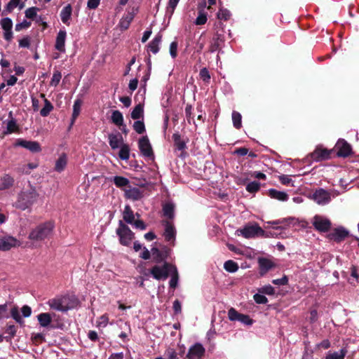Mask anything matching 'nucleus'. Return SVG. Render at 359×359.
Listing matches in <instances>:
<instances>
[{
  "label": "nucleus",
  "instance_id": "obj_1",
  "mask_svg": "<svg viewBox=\"0 0 359 359\" xmlns=\"http://www.w3.org/2000/svg\"><path fill=\"white\" fill-rule=\"evenodd\" d=\"M54 226L53 222L50 221L42 223L30 231L28 238L33 241H43L52 234Z\"/></svg>",
  "mask_w": 359,
  "mask_h": 359
},
{
  "label": "nucleus",
  "instance_id": "obj_2",
  "mask_svg": "<svg viewBox=\"0 0 359 359\" xmlns=\"http://www.w3.org/2000/svg\"><path fill=\"white\" fill-rule=\"evenodd\" d=\"M37 198L38 194L35 189H31L27 191H21L15 202V206L18 208L25 210L31 206L36 201Z\"/></svg>",
  "mask_w": 359,
  "mask_h": 359
},
{
  "label": "nucleus",
  "instance_id": "obj_3",
  "mask_svg": "<svg viewBox=\"0 0 359 359\" xmlns=\"http://www.w3.org/2000/svg\"><path fill=\"white\" fill-rule=\"evenodd\" d=\"M116 233L119 236L120 243L123 245H128L134 238V233L123 221L118 222Z\"/></svg>",
  "mask_w": 359,
  "mask_h": 359
},
{
  "label": "nucleus",
  "instance_id": "obj_4",
  "mask_svg": "<svg viewBox=\"0 0 359 359\" xmlns=\"http://www.w3.org/2000/svg\"><path fill=\"white\" fill-rule=\"evenodd\" d=\"M173 267L171 264L165 262L162 266L155 265L150 270V273L156 280H165L172 272Z\"/></svg>",
  "mask_w": 359,
  "mask_h": 359
},
{
  "label": "nucleus",
  "instance_id": "obj_5",
  "mask_svg": "<svg viewBox=\"0 0 359 359\" xmlns=\"http://www.w3.org/2000/svg\"><path fill=\"white\" fill-rule=\"evenodd\" d=\"M70 299L67 296L50 299L48 302L49 306L54 310L59 311H67L73 307L69 304Z\"/></svg>",
  "mask_w": 359,
  "mask_h": 359
},
{
  "label": "nucleus",
  "instance_id": "obj_6",
  "mask_svg": "<svg viewBox=\"0 0 359 359\" xmlns=\"http://www.w3.org/2000/svg\"><path fill=\"white\" fill-rule=\"evenodd\" d=\"M310 198L320 205H325L330 202L331 193L329 191L320 188L313 191L310 196Z\"/></svg>",
  "mask_w": 359,
  "mask_h": 359
},
{
  "label": "nucleus",
  "instance_id": "obj_7",
  "mask_svg": "<svg viewBox=\"0 0 359 359\" xmlns=\"http://www.w3.org/2000/svg\"><path fill=\"white\" fill-rule=\"evenodd\" d=\"M138 147L142 156L149 159L154 158V155L153 149L147 136H144L140 139Z\"/></svg>",
  "mask_w": 359,
  "mask_h": 359
},
{
  "label": "nucleus",
  "instance_id": "obj_8",
  "mask_svg": "<svg viewBox=\"0 0 359 359\" xmlns=\"http://www.w3.org/2000/svg\"><path fill=\"white\" fill-rule=\"evenodd\" d=\"M14 147H21L33 153L40 152L41 147L40 144L36 141H29L24 139H17L14 143Z\"/></svg>",
  "mask_w": 359,
  "mask_h": 359
},
{
  "label": "nucleus",
  "instance_id": "obj_9",
  "mask_svg": "<svg viewBox=\"0 0 359 359\" xmlns=\"http://www.w3.org/2000/svg\"><path fill=\"white\" fill-rule=\"evenodd\" d=\"M241 235L246 238H254L255 236L262 235L264 230L257 224L246 226L243 229L237 230Z\"/></svg>",
  "mask_w": 359,
  "mask_h": 359
},
{
  "label": "nucleus",
  "instance_id": "obj_10",
  "mask_svg": "<svg viewBox=\"0 0 359 359\" xmlns=\"http://www.w3.org/2000/svg\"><path fill=\"white\" fill-rule=\"evenodd\" d=\"M229 319L231 321H239L245 325H250L252 320L248 315L239 313L235 309L231 308L228 311Z\"/></svg>",
  "mask_w": 359,
  "mask_h": 359
},
{
  "label": "nucleus",
  "instance_id": "obj_11",
  "mask_svg": "<svg viewBox=\"0 0 359 359\" xmlns=\"http://www.w3.org/2000/svg\"><path fill=\"white\" fill-rule=\"evenodd\" d=\"M224 32V31L220 32L219 29L215 32L209 46V51L210 53H214L220 48L222 44L225 41Z\"/></svg>",
  "mask_w": 359,
  "mask_h": 359
},
{
  "label": "nucleus",
  "instance_id": "obj_12",
  "mask_svg": "<svg viewBox=\"0 0 359 359\" xmlns=\"http://www.w3.org/2000/svg\"><path fill=\"white\" fill-rule=\"evenodd\" d=\"M124 197L126 199L135 201L141 200L144 196V192L138 187H131L123 189Z\"/></svg>",
  "mask_w": 359,
  "mask_h": 359
},
{
  "label": "nucleus",
  "instance_id": "obj_13",
  "mask_svg": "<svg viewBox=\"0 0 359 359\" xmlns=\"http://www.w3.org/2000/svg\"><path fill=\"white\" fill-rule=\"evenodd\" d=\"M0 25L4 31V39L8 42L11 41L13 38L12 20L8 17L4 18L0 20Z\"/></svg>",
  "mask_w": 359,
  "mask_h": 359
},
{
  "label": "nucleus",
  "instance_id": "obj_14",
  "mask_svg": "<svg viewBox=\"0 0 359 359\" xmlns=\"http://www.w3.org/2000/svg\"><path fill=\"white\" fill-rule=\"evenodd\" d=\"M20 245V242L13 236H7L0 238V250L1 251L9 250Z\"/></svg>",
  "mask_w": 359,
  "mask_h": 359
},
{
  "label": "nucleus",
  "instance_id": "obj_15",
  "mask_svg": "<svg viewBox=\"0 0 359 359\" xmlns=\"http://www.w3.org/2000/svg\"><path fill=\"white\" fill-rule=\"evenodd\" d=\"M165 230L163 232V236L167 242H169L170 245H174L176 237V229L173 224L170 222L165 221L163 222Z\"/></svg>",
  "mask_w": 359,
  "mask_h": 359
},
{
  "label": "nucleus",
  "instance_id": "obj_16",
  "mask_svg": "<svg viewBox=\"0 0 359 359\" xmlns=\"http://www.w3.org/2000/svg\"><path fill=\"white\" fill-rule=\"evenodd\" d=\"M313 225L317 230L322 232H326L330 229L331 222L326 218L316 215L313 219Z\"/></svg>",
  "mask_w": 359,
  "mask_h": 359
},
{
  "label": "nucleus",
  "instance_id": "obj_17",
  "mask_svg": "<svg viewBox=\"0 0 359 359\" xmlns=\"http://www.w3.org/2000/svg\"><path fill=\"white\" fill-rule=\"evenodd\" d=\"M204 353L205 348L203 345L196 343L189 348L187 357L189 359H201Z\"/></svg>",
  "mask_w": 359,
  "mask_h": 359
},
{
  "label": "nucleus",
  "instance_id": "obj_18",
  "mask_svg": "<svg viewBox=\"0 0 359 359\" xmlns=\"http://www.w3.org/2000/svg\"><path fill=\"white\" fill-rule=\"evenodd\" d=\"M337 149V156L341 157H347L351 153V147L345 140H339L336 144Z\"/></svg>",
  "mask_w": 359,
  "mask_h": 359
},
{
  "label": "nucleus",
  "instance_id": "obj_19",
  "mask_svg": "<svg viewBox=\"0 0 359 359\" xmlns=\"http://www.w3.org/2000/svg\"><path fill=\"white\" fill-rule=\"evenodd\" d=\"M109 144L112 149H116L122 146L123 143V139L120 133H110L108 135Z\"/></svg>",
  "mask_w": 359,
  "mask_h": 359
},
{
  "label": "nucleus",
  "instance_id": "obj_20",
  "mask_svg": "<svg viewBox=\"0 0 359 359\" xmlns=\"http://www.w3.org/2000/svg\"><path fill=\"white\" fill-rule=\"evenodd\" d=\"M260 274L262 276L267 273L270 269L275 266L273 262L267 258L261 257L258 259Z\"/></svg>",
  "mask_w": 359,
  "mask_h": 359
},
{
  "label": "nucleus",
  "instance_id": "obj_21",
  "mask_svg": "<svg viewBox=\"0 0 359 359\" xmlns=\"http://www.w3.org/2000/svg\"><path fill=\"white\" fill-rule=\"evenodd\" d=\"M348 235V232L344 228L335 229L329 234V238L336 242H341Z\"/></svg>",
  "mask_w": 359,
  "mask_h": 359
},
{
  "label": "nucleus",
  "instance_id": "obj_22",
  "mask_svg": "<svg viewBox=\"0 0 359 359\" xmlns=\"http://www.w3.org/2000/svg\"><path fill=\"white\" fill-rule=\"evenodd\" d=\"M135 14L133 12H129L126 15H124L119 22V27L121 30H126L130 27V25L134 19Z\"/></svg>",
  "mask_w": 359,
  "mask_h": 359
},
{
  "label": "nucleus",
  "instance_id": "obj_23",
  "mask_svg": "<svg viewBox=\"0 0 359 359\" xmlns=\"http://www.w3.org/2000/svg\"><path fill=\"white\" fill-rule=\"evenodd\" d=\"M66 34L65 31L60 30L57 35L55 48L60 52L65 51Z\"/></svg>",
  "mask_w": 359,
  "mask_h": 359
},
{
  "label": "nucleus",
  "instance_id": "obj_24",
  "mask_svg": "<svg viewBox=\"0 0 359 359\" xmlns=\"http://www.w3.org/2000/svg\"><path fill=\"white\" fill-rule=\"evenodd\" d=\"M112 182L117 188H119L123 191V189L128 188L130 186V181L128 179L122 176H114L112 179Z\"/></svg>",
  "mask_w": 359,
  "mask_h": 359
},
{
  "label": "nucleus",
  "instance_id": "obj_25",
  "mask_svg": "<svg viewBox=\"0 0 359 359\" xmlns=\"http://www.w3.org/2000/svg\"><path fill=\"white\" fill-rule=\"evenodd\" d=\"M9 117L11 119L8 121L6 123V130L4 132V135L11 134L15 132H17L19 129V127L16 123L15 118L12 116V112L9 113Z\"/></svg>",
  "mask_w": 359,
  "mask_h": 359
},
{
  "label": "nucleus",
  "instance_id": "obj_26",
  "mask_svg": "<svg viewBox=\"0 0 359 359\" xmlns=\"http://www.w3.org/2000/svg\"><path fill=\"white\" fill-rule=\"evenodd\" d=\"M72 13V8L70 4L67 5L65 6L62 10L60 12V18L63 23L69 25V20L71 19Z\"/></svg>",
  "mask_w": 359,
  "mask_h": 359
},
{
  "label": "nucleus",
  "instance_id": "obj_27",
  "mask_svg": "<svg viewBox=\"0 0 359 359\" xmlns=\"http://www.w3.org/2000/svg\"><path fill=\"white\" fill-rule=\"evenodd\" d=\"M81 105H82V100L81 99L78 98L74 101V103L73 105V113H72V116L71 123H70L69 128H71L74 125L76 118L79 115L80 111H81Z\"/></svg>",
  "mask_w": 359,
  "mask_h": 359
},
{
  "label": "nucleus",
  "instance_id": "obj_28",
  "mask_svg": "<svg viewBox=\"0 0 359 359\" xmlns=\"http://www.w3.org/2000/svg\"><path fill=\"white\" fill-rule=\"evenodd\" d=\"M162 40V35L158 33L148 44V48L154 54L157 53L159 50V44Z\"/></svg>",
  "mask_w": 359,
  "mask_h": 359
},
{
  "label": "nucleus",
  "instance_id": "obj_29",
  "mask_svg": "<svg viewBox=\"0 0 359 359\" xmlns=\"http://www.w3.org/2000/svg\"><path fill=\"white\" fill-rule=\"evenodd\" d=\"M123 218L126 223L130 224H133L135 221V215L130 206L128 205L124 207Z\"/></svg>",
  "mask_w": 359,
  "mask_h": 359
},
{
  "label": "nucleus",
  "instance_id": "obj_30",
  "mask_svg": "<svg viewBox=\"0 0 359 359\" xmlns=\"http://www.w3.org/2000/svg\"><path fill=\"white\" fill-rule=\"evenodd\" d=\"M269 194L271 198L279 201H285L288 199V195L284 191H280L274 189H271L269 191Z\"/></svg>",
  "mask_w": 359,
  "mask_h": 359
},
{
  "label": "nucleus",
  "instance_id": "obj_31",
  "mask_svg": "<svg viewBox=\"0 0 359 359\" xmlns=\"http://www.w3.org/2000/svg\"><path fill=\"white\" fill-rule=\"evenodd\" d=\"M21 0H10L1 12L2 16H6L12 13L15 8L18 7Z\"/></svg>",
  "mask_w": 359,
  "mask_h": 359
},
{
  "label": "nucleus",
  "instance_id": "obj_32",
  "mask_svg": "<svg viewBox=\"0 0 359 359\" xmlns=\"http://www.w3.org/2000/svg\"><path fill=\"white\" fill-rule=\"evenodd\" d=\"M329 156L330 153L326 149H316L312 154V158L316 161L327 159Z\"/></svg>",
  "mask_w": 359,
  "mask_h": 359
},
{
  "label": "nucleus",
  "instance_id": "obj_33",
  "mask_svg": "<svg viewBox=\"0 0 359 359\" xmlns=\"http://www.w3.org/2000/svg\"><path fill=\"white\" fill-rule=\"evenodd\" d=\"M14 180L8 175L3 176L0 181V190H4L10 188L13 186Z\"/></svg>",
  "mask_w": 359,
  "mask_h": 359
},
{
  "label": "nucleus",
  "instance_id": "obj_34",
  "mask_svg": "<svg viewBox=\"0 0 359 359\" xmlns=\"http://www.w3.org/2000/svg\"><path fill=\"white\" fill-rule=\"evenodd\" d=\"M67 158L66 154H62L59 158L56 161L55 165V170L57 172H62L64 170L67 165Z\"/></svg>",
  "mask_w": 359,
  "mask_h": 359
},
{
  "label": "nucleus",
  "instance_id": "obj_35",
  "mask_svg": "<svg viewBox=\"0 0 359 359\" xmlns=\"http://www.w3.org/2000/svg\"><path fill=\"white\" fill-rule=\"evenodd\" d=\"M39 324L41 327H48L51 323L52 318L48 313H42L37 316Z\"/></svg>",
  "mask_w": 359,
  "mask_h": 359
},
{
  "label": "nucleus",
  "instance_id": "obj_36",
  "mask_svg": "<svg viewBox=\"0 0 359 359\" xmlns=\"http://www.w3.org/2000/svg\"><path fill=\"white\" fill-rule=\"evenodd\" d=\"M118 157L123 161H128L130 157V147L127 144H123L120 147Z\"/></svg>",
  "mask_w": 359,
  "mask_h": 359
},
{
  "label": "nucleus",
  "instance_id": "obj_37",
  "mask_svg": "<svg viewBox=\"0 0 359 359\" xmlns=\"http://www.w3.org/2000/svg\"><path fill=\"white\" fill-rule=\"evenodd\" d=\"M111 121L118 126H123V116L122 114L118 110L114 111L111 115Z\"/></svg>",
  "mask_w": 359,
  "mask_h": 359
},
{
  "label": "nucleus",
  "instance_id": "obj_38",
  "mask_svg": "<svg viewBox=\"0 0 359 359\" xmlns=\"http://www.w3.org/2000/svg\"><path fill=\"white\" fill-rule=\"evenodd\" d=\"M172 139L175 143V146L178 150H184L186 148V144L184 141L181 139L180 135L178 133H174L172 135Z\"/></svg>",
  "mask_w": 359,
  "mask_h": 359
},
{
  "label": "nucleus",
  "instance_id": "obj_39",
  "mask_svg": "<svg viewBox=\"0 0 359 359\" xmlns=\"http://www.w3.org/2000/svg\"><path fill=\"white\" fill-rule=\"evenodd\" d=\"M224 269L230 273H234L238 270V265L236 262L232 260H228L224 264Z\"/></svg>",
  "mask_w": 359,
  "mask_h": 359
},
{
  "label": "nucleus",
  "instance_id": "obj_40",
  "mask_svg": "<svg viewBox=\"0 0 359 359\" xmlns=\"http://www.w3.org/2000/svg\"><path fill=\"white\" fill-rule=\"evenodd\" d=\"M346 353V350L341 349L339 352L327 354L325 359H344Z\"/></svg>",
  "mask_w": 359,
  "mask_h": 359
},
{
  "label": "nucleus",
  "instance_id": "obj_41",
  "mask_svg": "<svg viewBox=\"0 0 359 359\" xmlns=\"http://www.w3.org/2000/svg\"><path fill=\"white\" fill-rule=\"evenodd\" d=\"M241 115L239 112L233 111L232 112V121L233 126L236 129H239L241 127Z\"/></svg>",
  "mask_w": 359,
  "mask_h": 359
},
{
  "label": "nucleus",
  "instance_id": "obj_42",
  "mask_svg": "<svg viewBox=\"0 0 359 359\" xmlns=\"http://www.w3.org/2000/svg\"><path fill=\"white\" fill-rule=\"evenodd\" d=\"M143 115V107L139 104H137L131 112V118L133 119H139Z\"/></svg>",
  "mask_w": 359,
  "mask_h": 359
},
{
  "label": "nucleus",
  "instance_id": "obj_43",
  "mask_svg": "<svg viewBox=\"0 0 359 359\" xmlns=\"http://www.w3.org/2000/svg\"><path fill=\"white\" fill-rule=\"evenodd\" d=\"M163 214L170 219L174 217V205L171 203H167L163 206Z\"/></svg>",
  "mask_w": 359,
  "mask_h": 359
},
{
  "label": "nucleus",
  "instance_id": "obj_44",
  "mask_svg": "<svg viewBox=\"0 0 359 359\" xmlns=\"http://www.w3.org/2000/svg\"><path fill=\"white\" fill-rule=\"evenodd\" d=\"M217 15L219 20L227 21L230 18L231 13L226 8H219Z\"/></svg>",
  "mask_w": 359,
  "mask_h": 359
},
{
  "label": "nucleus",
  "instance_id": "obj_45",
  "mask_svg": "<svg viewBox=\"0 0 359 359\" xmlns=\"http://www.w3.org/2000/svg\"><path fill=\"white\" fill-rule=\"evenodd\" d=\"M45 101V105L44 107L41 109L40 114L42 116H47L50 112L53 109V107L52 104L46 99L44 100Z\"/></svg>",
  "mask_w": 359,
  "mask_h": 359
},
{
  "label": "nucleus",
  "instance_id": "obj_46",
  "mask_svg": "<svg viewBox=\"0 0 359 359\" xmlns=\"http://www.w3.org/2000/svg\"><path fill=\"white\" fill-rule=\"evenodd\" d=\"M260 183L254 181L248 183L246 186V190L250 193H255L259 190Z\"/></svg>",
  "mask_w": 359,
  "mask_h": 359
},
{
  "label": "nucleus",
  "instance_id": "obj_47",
  "mask_svg": "<svg viewBox=\"0 0 359 359\" xmlns=\"http://www.w3.org/2000/svg\"><path fill=\"white\" fill-rule=\"evenodd\" d=\"M171 273H172L173 274H172V276L170 280V282H169L170 287L172 288H175L177 287V283H178V274H177L176 267H175V266L173 267Z\"/></svg>",
  "mask_w": 359,
  "mask_h": 359
},
{
  "label": "nucleus",
  "instance_id": "obj_48",
  "mask_svg": "<svg viewBox=\"0 0 359 359\" xmlns=\"http://www.w3.org/2000/svg\"><path fill=\"white\" fill-rule=\"evenodd\" d=\"M11 317L18 323L22 325L24 323V320H22L18 308L14 307L11 311Z\"/></svg>",
  "mask_w": 359,
  "mask_h": 359
},
{
  "label": "nucleus",
  "instance_id": "obj_49",
  "mask_svg": "<svg viewBox=\"0 0 359 359\" xmlns=\"http://www.w3.org/2000/svg\"><path fill=\"white\" fill-rule=\"evenodd\" d=\"M133 129L138 134H142L145 132L144 123L142 121H136L133 123Z\"/></svg>",
  "mask_w": 359,
  "mask_h": 359
},
{
  "label": "nucleus",
  "instance_id": "obj_50",
  "mask_svg": "<svg viewBox=\"0 0 359 359\" xmlns=\"http://www.w3.org/2000/svg\"><path fill=\"white\" fill-rule=\"evenodd\" d=\"M38 11H39V8L37 7L29 8L25 11V17L27 18L34 20L36 16Z\"/></svg>",
  "mask_w": 359,
  "mask_h": 359
},
{
  "label": "nucleus",
  "instance_id": "obj_51",
  "mask_svg": "<svg viewBox=\"0 0 359 359\" xmlns=\"http://www.w3.org/2000/svg\"><path fill=\"white\" fill-rule=\"evenodd\" d=\"M207 15L203 11L198 12V15L196 19L195 24L197 25H202L206 23L207 22Z\"/></svg>",
  "mask_w": 359,
  "mask_h": 359
},
{
  "label": "nucleus",
  "instance_id": "obj_52",
  "mask_svg": "<svg viewBox=\"0 0 359 359\" xmlns=\"http://www.w3.org/2000/svg\"><path fill=\"white\" fill-rule=\"evenodd\" d=\"M200 77L205 83H209L210 80V72L207 68L204 67L200 71Z\"/></svg>",
  "mask_w": 359,
  "mask_h": 359
},
{
  "label": "nucleus",
  "instance_id": "obj_53",
  "mask_svg": "<svg viewBox=\"0 0 359 359\" xmlns=\"http://www.w3.org/2000/svg\"><path fill=\"white\" fill-rule=\"evenodd\" d=\"M31 43V38L29 36H25L22 39L19 40V47L29 48Z\"/></svg>",
  "mask_w": 359,
  "mask_h": 359
},
{
  "label": "nucleus",
  "instance_id": "obj_54",
  "mask_svg": "<svg viewBox=\"0 0 359 359\" xmlns=\"http://www.w3.org/2000/svg\"><path fill=\"white\" fill-rule=\"evenodd\" d=\"M178 43L176 41H172L170 45V54L172 58H175L177 55Z\"/></svg>",
  "mask_w": 359,
  "mask_h": 359
},
{
  "label": "nucleus",
  "instance_id": "obj_55",
  "mask_svg": "<svg viewBox=\"0 0 359 359\" xmlns=\"http://www.w3.org/2000/svg\"><path fill=\"white\" fill-rule=\"evenodd\" d=\"M62 78L61 73L59 72H55L53 73V77L50 81V86L55 87L60 82Z\"/></svg>",
  "mask_w": 359,
  "mask_h": 359
},
{
  "label": "nucleus",
  "instance_id": "obj_56",
  "mask_svg": "<svg viewBox=\"0 0 359 359\" xmlns=\"http://www.w3.org/2000/svg\"><path fill=\"white\" fill-rule=\"evenodd\" d=\"M109 318L107 315L101 316L97 320L98 327H105L107 325Z\"/></svg>",
  "mask_w": 359,
  "mask_h": 359
},
{
  "label": "nucleus",
  "instance_id": "obj_57",
  "mask_svg": "<svg viewBox=\"0 0 359 359\" xmlns=\"http://www.w3.org/2000/svg\"><path fill=\"white\" fill-rule=\"evenodd\" d=\"M31 26V22L27 21L26 20H23L20 23H18L15 25V30L17 32H20L23 29H27Z\"/></svg>",
  "mask_w": 359,
  "mask_h": 359
},
{
  "label": "nucleus",
  "instance_id": "obj_58",
  "mask_svg": "<svg viewBox=\"0 0 359 359\" xmlns=\"http://www.w3.org/2000/svg\"><path fill=\"white\" fill-rule=\"evenodd\" d=\"M165 356L166 359H177V352L171 348H168L165 352Z\"/></svg>",
  "mask_w": 359,
  "mask_h": 359
},
{
  "label": "nucleus",
  "instance_id": "obj_59",
  "mask_svg": "<svg viewBox=\"0 0 359 359\" xmlns=\"http://www.w3.org/2000/svg\"><path fill=\"white\" fill-rule=\"evenodd\" d=\"M259 292L261 293L271 295V294H274L275 290H274V288L271 285H265V286L262 287V288H260Z\"/></svg>",
  "mask_w": 359,
  "mask_h": 359
},
{
  "label": "nucleus",
  "instance_id": "obj_60",
  "mask_svg": "<svg viewBox=\"0 0 359 359\" xmlns=\"http://www.w3.org/2000/svg\"><path fill=\"white\" fill-rule=\"evenodd\" d=\"M254 300L257 304H266L268 302L267 298L261 294H255L254 295Z\"/></svg>",
  "mask_w": 359,
  "mask_h": 359
},
{
  "label": "nucleus",
  "instance_id": "obj_61",
  "mask_svg": "<svg viewBox=\"0 0 359 359\" xmlns=\"http://www.w3.org/2000/svg\"><path fill=\"white\" fill-rule=\"evenodd\" d=\"M287 282H288V278H287V277L286 276H284L281 278L274 279V280H272V283L274 285H287Z\"/></svg>",
  "mask_w": 359,
  "mask_h": 359
},
{
  "label": "nucleus",
  "instance_id": "obj_62",
  "mask_svg": "<svg viewBox=\"0 0 359 359\" xmlns=\"http://www.w3.org/2000/svg\"><path fill=\"white\" fill-rule=\"evenodd\" d=\"M17 328L14 325H8L6 327V332L10 334L11 337H14L16 334Z\"/></svg>",
  "mask_w": 359,
  "mask_h": 359
},
{
  "label": "nucleus",
  "instance_id": "obj_63",
  "mask_svg": "<svg viewBox=\"0 0 359 359\" xmlns=\"http://www.w3.org/2000/svg\"><path fill=\"white\" fill-rule=\"evenodd\" d=\"M21 311H22V316L25 318L29 317L31 316V313H32L31 308L29 306H27V305H25V306H23L22 307Z\"/></svg>",
  "mask_w": 359,
  "mask_h": 359
},
{
  "label": "nucleus",
  "instance_id": "obj_64",
  "mask_svg": "<svg viewBox=\"0 0 359 359\" xmlns=\"http://www.w3.org/2000/svg\"><path fill=\"white\" fill-rule=\"evenodd\" d=\"M173 310L175 314L180 313L182 311L181 303L178 299H176L173 302Z\"/></svg>",
  "mask_w": 359,
  "mask_h": 359
}]
</instances>
